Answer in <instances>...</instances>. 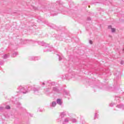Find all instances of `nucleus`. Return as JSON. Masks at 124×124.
Returning <instances> with one entry per match:
<instances>
[{"label": "nucleus", "mask_w": 124, "mask_h": 124, "mask_svg": "<svg viewBox=\"0 0 124 124\" xmlns=\"http://www.w3.org/2000/svg\"><path fill=\"white\" fill-rule=\"evenodd\" d=\"M38 44L42 46H46V49L44 50V52H51L53 50V47L49 46V44H46L43 41H38Z\"/></svg>", "instance_id": "1"}, {"label": "nucleus", "mask_w": 124, "mask_h": 124, "mask_svg": "<svg viewBox=\"0 0 124 124\" xmlns=\"http://www.w3.org/2000/svg\"><path fill=\"white\" fill-rule=\"evenodd\" d=\"M18 93H28L31 90V87H23V86H19L18 88Z\"/></svg>", "instance_id": "2"}, {"label": "nucleus", "mask_w": 124, "mask_h": 124, "mask_svg": "<svg viewBox=\"0 0 124 124\" xmlns=\"http://www.w3.org/2000/svg\"><path fill=\"white\" fill-rule=\"evenodd\" d=\"M32 91L34 92V94H38L39 93V88H37L35 87V86H33L31 88Z\"/></svg>", "instance_id": "3"}, {"label": "nucleus", "mask_w": 124, "mask_h": 124, "mask_svg": "<svg viewBox=\"0 0 124 124\" xmlns=\"http://www.w3.org/2000/svg\"><path fill=\"white\" fill-rule=\"evenodd\" d=\"M38 60H40V57H37V56L29 57V61H38Z\"/></svg>", "instance_id": "4"}, {"label": "nucleus", "mask_w": 124, "mask_h": 124, "mask_svg": "<svg viewBox=\"0 0 124 124\" xmlns=\"http://www.w3.org/2000/svg\"><path fill=\"white\" fill-rule=\"evenodd\" d=\"M66 115L65 114V112H62L58 118V122H61V121H62V118Z\"/></svg>", "instance_id": "5"}, {"label": "nucleus", "mask_w": 124, "mask_h": 124, "mask_svg": "<svg viewBox=\"0 0 124 124\" xmlns=\"http://www.w3.org/2000/svg\"><path fill=\"white\" fill-rule=\"evenodd\" d=\"M52 93H60V89L58 87H53L52 88Z\"/></svg>", "instance_id": "6"}, {"label": "nucleus", "mask_w": 124, "mask_h": 124, "mask_svg": "<svg viewBox=\"0 0 124 124\" xmlns=\"http://www.w3.org/2000/svg\"><path fill=\"white\" fill-rule=\"evenodd\" d=\"M70 76V74L69 75H66L64 76H63L62 79H66V80H69L71 78V77H69Z\"/></svg>", "instance_id": "7"}, {"label": "nucleus", "mask_w": 124, "mask_h": 124, "mask_svg": "<svg viewBox=\"0 0 124 124\" xmlns=\"http://www.w3.org/2000/svg\"><path fill=\"white\" fill-rule=\"evenodd\" d=\"M56 105H57V102L55 101H53L50 104V107L51 108L56 107Z\"/></svg>", "instance_id": "8"}, {"label": "nucleus", "mask_w": 124, "mask_h": 124, "mask_svg": "<svg viewBox=\"0 0 124 124\" xmlns=\"http://www.w3.org/2000/svg\"><path fill=\"white\" fill-rule=\"evenodd\" d=\"M69 121H71V118L67 117L64 119L63 124H67Z\"/></svg>", "instance_id": "9"}, {"label": "nucleus", "mask_w": 124, "mask_h": 124, "mask_svg": "<svg viewBox=\"0 0 124 124\" xmlns=\"http://www.w3.org/2000/svg\"><path fill=\"white\" fill-rule=\"evenodd\" d=\"M56 103L59 104V105L62 106V102L61 99H57L56 100Z\"/></svg>", "instance_id": "10"}, {"label": "nucleus", "mask_w": 124, "mask_h": 124, "mask_svg": "<svg viewBox=\"0 0 124 124\" xmlns=\"http://www.w3.org/2000/svg\"><path fill=\"white\" fill-rule=\"evenodd\" d=\"M117 108H119V109H122V110H124V106L123 105L120 104L116 106Z\"/></svg>", "instance_id": "11"}, {"label": "nucleus", "mask_w": 124, "mask_h": 124, "mask_svg": "<svg viewBox=\"0 0 124 124\" xmlns=\"http://www.w3.org/2000/svg\"><path fill=\"white\" fill-rule=\"evenodd\" d=\"M57 56L59 57V61H61L62 60H63V56L62 54H57Z\"/></svg>", "instance_id": "12"}, {"label": "nucleus", "mask_w": 124, "mask_h": 124, "mask_svg": "<svg viewBox=\"0 0 124 124\" xmlns=\"http://www.w3.org/2000/svg\"><path fill=\"white\" fill-rule=\"evenodd\" d=\"M108 29H111V32H115V31H116V29L112 28V26H111V25L108 26Z\"/></svg>", "instance_id": "13"}, {"label": "nucleus", "mask_w": 124, "mask_h": 124, "mask_svg": "<svg viewBox=\"0 0 124 124\" xmlns=\"http://www.w3.org/2000/svg\"><path fill=\"white\" fill-rule=\"evenodd\" d=\"M70 121H71L73 124H76V123H77V120L74 118H71Z\"/></svg>", "instance_id": "14"}, {"label": "nucleus", "mask_w": 124, "mask_h": 124, "mask_svg": "<svg viewBox=\"0 0 124 124\" xmlns=\"http://www.w3.org/2000/svg\"><path fill=\"white\" fill-rule=\"evenodd\" d=\"M63 94H64V95H70L69 92H67L66 91H64Z\"/></svg>", "instance_id": "15"}, {"label": "nucleus", "mask_w": 124, "mask_h": 124, "mask_svg": "<svg viewBox=\"0 0 124 124\" xmlns=\"http://www.w3.org/2000/svg\"><path fill=\"white\" fill-rule=\"evenodd\" d=\"M17 55H18V52H15L12 55V57H13V58H15V57H16V56H17Z\"/></svg>", "instance_id": "16"}, {"label": "nucleus", "mask_w": 124, "mask_h": 124, "mask_svg": "<svg viewBox=\"0 0 124 124\" xmlns=\"http://www.w3.org/2000/svg\"><path fill=\"white\" fill-rule=\"evenodd\" d=\"M9 57V55H7V54H5L4 56H3V59H7V58H8Z\"/></svg>", "instance_id": "17"}, {"label": "nucleus", "mask_w": 124, "mask_h": 124, "mask_svg": "<svg viewBox=\"0 0 124 124\" xmlns=\"http://www.w3.org/2000/svg\"><path fill=\"white\" fill-rule=\"evenodd\" d=\"M57 3H58V4H59L60 7H62V4H61V2H60V1H57Z\"/></svg>", "instance_id": "18"}, {"label": "nucleus", "mask_w": 124, "mask_h": 124, "mask_svg": "<svg viewBox=\"0 0 124 124\" xmlns=\"http://www.w3.org/2000/svg\"><path fill=\"white\" fill-rule=\"evenodd\" d=\"M50 90H51V89L50 88H48L45 89V91L46 92H49V91H50Z\"/></svg>", "instance_id": "19"}, {"label": "nucleus", "mask_w": 124, "mask_h": 124, "mask_svg": "<svg viewBox=\"0 0 124 124\" xmlns=\"http://www.w3.org/2000/svg\"><path fill=\"white\" fill-rule=\"evenodd\" d=\"M97 116H98V114H97V113H95L94 115V119H96V118H97Z\"/></svg>", "instance_id": "20"}, {"label": "nucleus", "mask_w": 124, "mask_h": 124, "mask_svg": "<svg viewBox=\"0 0 124 124\" xmlns=\"http://www.w3.org/2000/svg\"><path fill=\"white\" fill-rule=\"evenodd\" d=\"M114 103H111L110 104L109 106L110 107H113V106H114Z\"/></svg>", "instance_id": "21"}, {"label": "nucleus", "mask_w": 124, "mask_h": 124, "mask_svg": "<svg viewBox=\"0 0 124 124\" xmlns=\"http://www.w3.org/2000/svg\"><path fill=\"white\" fill-rule=\"evenodd\" d=\"M5 108L6 109H10V106H6V107H5Z\"/></svg>", "instance_id": "22"}, {"label": "nucleus", "mask_w": 124, "mask_h": 124, "mask_svg": "<svg viewBox=\"0 0 124 124\" xmlns=\"http://www.w3.org/2000/svg\"><path fill=\"white\" fill-rule=\"evenodd\" d=\"M90 44H93V41L92 40L89 41Z\"/></svg>", "instance_id": "23"}, {"label": "nucleus", "mask_w": 124, "mask_h": 124, "mask_svg": "<svg viewBox=\"0 0 124 124\" xmlns=\"http://www.w3.org/2000/svg\"><path fill=\"white\" fill-rule=\"evenodd\" d=\"M118 98H120V97H119V96H116V97H115L116 100H118Z\"/></svg>", "instance_id": "24"}, {"label": "nucleus", "mask_w": 124, "mask_h": 124, "mask_svg": "<svg viewBox=\"0 0 124 124\" xmlns=\"http://www.w3.org/2000/svg\"><path fill=\"white\" fill-rule=\"evenodd\" d=\"M121 64H124V61L121 62Z\"/></svg>", "instance_id": "25"}, {"label": "nucleus", "mask_w": 124, "mask_h": 124, "mask_svg": "<svg viewBox=\"0 0 124 124\" xmlns=\"http://www.w3.org/2000/svg\"><path fill=\"white\" fill-rule=\"evenodd\" d=\"M87 19L88 20V21H91V18L90 17H88Z\"/></svg>", "instance_id": "26"}, {"label": "nucleus", "mask_w": 124, "mask_h": 124, "mask_svg": "<svg viewBox=\"0 0 124 124\" xmlns=\"http://www.w3.org/2000/svg\"><path fill=\"white\" fill-rule=\"evenodd\" d=\"M42 85H43V86H45V83L43 82Z\"/></svg>", "instance_id": "27"}, {"label": "nucleus", "mask_w": 124, "mask_h": 124, "mask_svg": "<svg viewBox=\"0 0 124 124\" xmlns=\"http://www.w3.org/2000/svg\"><path fill=\"white\" fill-rule=\"evenodd\" d=\"M50 81H47V84H49V83H50Z\"/></svg>", "instance_id": "28"}, {"label": "nucleus", "mask_w": 124, "mask_h": 124, "mask_svg": "<svg viewBox=\"0 0 124 124\" xmlns=\"http://www.w3.org/2000/svg\"><path fill=\"white\" fill-rule=\"evenodd\" d=\"M46 25H49V23L48 22H46Z\"/></svg>", "instance_id": "29"}, {"label": "nucleus", "mask_w": 124, "mask_h": 124, "mask_svg": "<svg viewBox=\"0 0 124 124\" xmlns=\"http://www.w3.org/2000/svg\"><path fill=\"white\" fill-rule=\"evenodd\" d=\"M53 84H55V82H51V85H53Z\"/></svg>", "instance_id": "30"}, {"label": "nucleus", "mask_w": 124, "mask_h": 124, "mask_svg": "<svg viewBox=\"0 0 124 124\" xmlns=\"http://www.w3.org/2000/svg\"><path fill=\"white\" fill-rule=\"evenodd\" d=\"M0 110L2 109V108H0Z\"/></svg>", "instance_id": "31"}, {"label": "nucleus", "mask_w": 124, "mask_h": 124, "mask_svg": "<svg viewBox=\"0 0 124 124\" xmlns=\"http://www.w3.org/2000/svg\"><path fill=\"white\" fill-rule=\"evenodd\" d=\"M106 1H107V2H109V1H108V0H106Z\"/></svg>", "instance_id": "32"}, {"label": "nucleus", "mask_w": 124, "mask_h": 124, "mask_svg": "<svg viewBox=\"0 0 124 124\" xmlns=\"http://www.w3.org/2000/svg\"><path fill=\"white\" fill-rule=\"evenodd\" d=\"M30 117H32V115L30 114Z\"/></svg>", "instance_id": "33"}, {"label": "nucleus", "mask_w": 124, "mask_h": 124, "mask_svg": "<svg viewBox=\"0 0 124 124\" xmlns=\"http://www.w3.org/2000/svg\"><path fill=\"white\" fill-rule=\"evenodd\" d=\"M59 10H62V9L61 8L59 9Z\"/></svg>", "instance_id": "34"}, {"label": "nucleus", "mask_w": 124, "mask_h": 124, "mask_svg": "<svg viewBox=\"0 0 124 124\" xmlns=\"http://www.w3.org/2000/svg\"><path fill=\"white\" fill-rule=\"evenodd\" d=\"M89 7H90V6H89Z\"/></svg>", "instance_id": "35"}]
</instances>
